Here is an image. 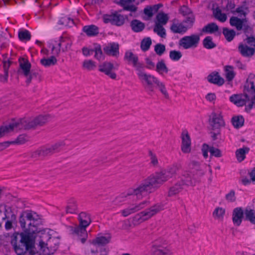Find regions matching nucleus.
Listing matches in <instances>:
<instances>
[{
  "label": "nucleus",
  "instance_id": "1",
  "mask_svg": "<svg viewBox=\"0 0 255 255\" xmlns=\"http://www.w3.org/2000/svg\"><path fill=\"white\" fill-rule=\"evenodd\" d=\"M19 223L24 232H15L11 236V244L17 255H34L36 254L35 237L37 226L41 224L40 216L31 210L20 214Z\"/></svg>",
  "mask_w": 255,
  "mask_h": 255
},
{
  "label": "nucleus",
  "instance_id": "2",
  "mask_svg": "<svg viewBox=\"0 0 255 255\" xmlns=\"http://www.w3.org/2000/svg\"><path fill=\"white\" fill-rule=\"evenodd\" d=\"M49 118L48 115H39L33 120L20 119L8 126H2L0 128V138L14 130H29L37 126H42L48 122Z\"/></svg>",
  "mask_w": 255,
  "mask_h": 255
},
{
  "label": "nucleus",
  "instance_id": "3",
  "mask_svg": "<svg viewBox=\"0 0 255 255\" xmlns=\"http://www.w3.org/2000/svg\"><path fill=\"white\" fill-rule=\"evenodd\" d=\"M255 75L251 74L244 86V95L245 99L242 98L241 95H233L230 97L231 102L239 107H242L246 105L247 101H251V103L248 107L251 110L254 106L255 107Z\"/></svg>",
  "mask_w": 255,
  "mask_h": 255
},
{
  "label": "nucleus",
  "instance_id": "4",
  "mask_svg": "<svg viewBox=\"0 0 255 255\" xmlns=\"http://www.w3.org/2000/svg\"><path fill=\"white\" fill-rule=\"evenodd\" d=\"M176 170L177 168L175 166L169 167L166 170L150 175L142 181L150 193L155 188L159 187L164 182L175 175Z\"/></svg>",
  "mask_w": 255,
  "mask_h": 255
},
{
  "label": "nucleus",
  "instance_id": "5",
  "mask_svg": "<svg viewBox=\"0 0 255 255\" xmlns=\"http://www.w3.org/2000/svg\"><path fill=\"white\" fill-rule=\"evenodd\" d=\"M80 224L76 227L69 226V231L71 234L78 237V239L84 243L87 240L88 234L86 228L88 227L91 220L90 216L85 212H81L79 215Z\"/></svg>",
  "mask_w": 255,
  "mask_h": 255
},
{
  "label": "nucleus",
  "instance_id": "6",
  "mask_svg": "<svg viewBox=\"0 0 255 255\" xmlns=\"http://www.w3.org/2000/svg\"><path fill=\"white\" fill-rule=\"evenodd\" d=\"M149 192L143 181L134 189L129 190L127 193H123L117 196L113 201L115 205H120L127 200L128 196L135 195L138 199H141L143 196L147 195Z\"/></svg>",
  "mask_w": 255,
  "mask_h": 255
},
{
  "label": "nucleus",
  "instance_id": "7",
  "mask_svg": "<svg viewBox=\"0 0 255 255\" xmlns=\"http://www.w3.org/2000/svg\"><path fill=\"white\" fill-rule=\"evenodd\" d=\"M209 123L211 127V137L213 140H216L221 135V128L225 126L221 113L212 112L209 116Z\"/></svg>",
  "mask_w": 255,
  "mask_h": 255
},
{
  "label": "nucleus",
  "instance_id": "8",
  "mask_svg": "<svg viewBox=\"0 0 255 255\" xmlns=\"http://www.w3.org/2000/svg\"><path fill=\"white\" fill-rule=\"evenodd\" d=\"M66 145V140H59L55 143L42 147L31 153V157L37 158L39 157H45L59 152Z\"/></svg>",
  "mask_w": 255,
  "mask_h": 255
},
{
  "label": "nucleus",
  "instance_id": "9",
  "mask_svg": "<svg viewBox=\"0 0 255 255\" xmlns=\"http://www.w3.org/2000/svg\"><path fill=\"white\" fill-rule=\"evenodd\" d=\"M244 213L245 215V219L255 225V210L247 208L244 212L241 207H237L233 211V222L236 226H239L244 217Z\"/></svg>",
  "mask_w": 255,
  "mask_h": 255
},
{
  "label": "nucleus",
  "instance_id": "10",
  "mask_svg": "<svg viewBox=\"0 0 255 255\" xmlns=\"http://www.w3.org/2000/svg\"><path fill=\"white\" fill-rule=\"evenodd\" d=\"M102 18L105 23H110L113 25L121 26L124 24L128 16L122 15L119 12L115 11L111 14H104Z\"/></svg>",
  "mask_w": 255,
  "mask_h": 255
},
{
  "label": "nucleus",
  "instance_id": "11",
  "mask_svg": "<svg viewBox=\"0 0 255 255\" xmlns=\"http://www.w3.org/2000/svg\"><path fill=\"white\" fill-rule=\"evenodd\" d=\"M34 234H36L37 237H39L40 240L39 241V246L41 250L45 251V248H52V244L54 243L55 239L52 238L50 235L47 230H39L37 228V231Z\"/></svg>",
  "mask_w": 255,
  "mask_h": 255
},
{
  "label": "nucleus",
  "instance_id": "12",
  "mask_svg": "<svg viewBox=\"0 0 255 255\" xmlns=\"http://www.w3.org/2000/svg\"><path fill=\"white\" fill-rule=\"evenodd\" d=\"M163 209V207L162 204H157L136 214L134 218L139 222H143L149 219Z\"/></svg>",
  "mask_w": 255,
  "mask_h": 255
},
{
  "label": "nucleus",
  "instance_id": "13",
  "mask_svg": "<svg viewBox=\"0 0 255 255\" xmlns=\"http://www.w3.org/2000/svg\"><path fill=\"white\" fill-rule=\"evenodd\" d=\"M145 66L144 65L136 71V74L139 80L142 83H145L147 88H148L149 91L152 92L153 88L152 85L153 83H155L158 79L152 75L147 74L145 72Z\"/></svg>",
  "mask_w": 255,
  "mask_h": 255
},
{
  "label": "nucleus",
  "instance_id": "14",
  "mask_svg": "<svg viewBox=\"0 0 255 255\" xmlns=\"http://www.w3.org/2000/svg\"><path fill=\"white\" fill-rule=\"evenodd\" d=\"M200 37L197 34L185 36L179 41V44L184 49H187L192 47H196L199 42Z\"/></svg>",
  "mask_w": 255,
  "mask_h": 255
},
{
  "label": "nucleus",
  "instance_id": "15",
  "mask_svg": "<svg viewBox=\"0 0 255 255\" xmlns=\"http://www.w3.org/2000/svg\"><path fill=\"white\" fill-rule=\"evenodd\" d=\"M124 59L129 64H131L136 71L145 65L144 63L139 61L138 57L136 55L130 51L126 52Z\"/></svg>",
  "mask_w": 255,
  "mask_h": 255
},
{
  "label": "nucleus",
  "instance_id": "16",
  "mask_svg": "<svg viewBox=\"0 0 255 255\" xmlns=\"http://www.w3.org/2000/svg\"><path fill=\"white\" fill-rule=\"evenodd\" d=\"M116 69L114 64L110 62H104L99 65V71L104 73L112 79H116L117 74L113 70Z\"/></svg>",
  "mask_w": 255,
  "mask_h": 255
},
{
  "label": "nucleus",
  "instance_id": "17",
  "mask_svg": "<svg viewBox=\"0 0 255 255\" xmlns=\"http://www.w3.org/2000/svg\"><path fill=\"white\" fill-rule=\"evenodd\" d=\"M148 204V201H144L137 204H132L128 208L123 210L121 211V213L124 217H127L128 215L143 209Z\"/></svg>",
  "mask_w": 255,
  "mask_h": 255
},
{
  "label": "nucleus",
  "instance_id": "18",
  "mask_svg": "<svg viewBox=\"0 0 255 255\" xmlns=\"http://www.w3.org/2000/svg\"><path fill=\"white\" fill-rule=\"evenodd\" d=\"M103 50L108 55L117 57L119 55V45L115 42L108 43L104 47Z\"/></svg>",
  "mask_w": 255,
  "mask_h": 255
},
{
  "label": "nucleus",
  "instance_id": "19",
  "mask_svg": "<svg viewBox=\"0 0 255 255\" xmlns=\"http://www.w3.org/2000/svg\"><path fill=\"white\" fill-rule=\"evenodd\" d=\"M182 145L181 150L184 153H189L191 151V139L187 131H183L182 133Z\"/></svg>",
  "mask_w": 255,
  "mask_h": 255
},
{
  "label": "nucleus",
  "instance_id": "20",
  "mask_svg": "<svg viewBox=\"0 0 255 255\" xmlns=\"http://www.w3.org/2000/svg\"><path fill=\"white\" fill-rule=\"evenodd\" d=\"M208 81L211 83L222 86L224 84L225 81L219 74V73L216 71L212 72L207 77Z\"/></svg>",
  "mask_w": 255,
  "mask_h": 255
},
{
  "label": "nucleus",
  "instance_id": "21",
  "mask_svg": "<svg viewBox=\"0 0 255 255\" xmlns=\"http://www.w3.org/2000/svg\"><path fill=\"white\" fill-rule=\"evenodd\" d=\"M66 43V45L64 48H62V51L63 52L69 50L71 46V43L69 41L68 39L63 38V37H60L59 39V43H58L59 48L56 49L54 46H53L52 47V52L53 54H56L57 55H59L60 52V47L63 43Z\"/></svg>",
  "mask_w": 255,
  "mask_h": 255
},
{
  "label": "nucleus",
  "instance_id": "22",
  "mask_svg": "<svg viewBox=\"0 0 255 255\" xmlns=\"http://www.w3.org/2000/svg\"><path fill=\"white\" fill-rule=\"evenodd\" d=\"M19 69L18 71L19 73H21L24 76H28L31 68V64L24 58L19 59Z\"/></svg>",
  "mask_w": 255,
  "mask_h": 255
},
{
  "label": "nucleus",
  "instance_id": "23",
  "mask_svg": "<svg viewBox=\"0 0 255 255\" xmlns=\"http://www.w3.org/2000/svg\"><path fill=\"white\" fill-rule=\"evenodd\" d=\"M197 181L196 177H192V174L188 172H185L183 174L181 181H179L183 185L193 186Z\"/></svg>",
  "mask_w": 255,
  "mask_h": 255
},
{
  "label": "nucleus",
  "instance_id": "24",
  "mask_svg": "<svg viewBox=\"0 0 255 255\" xmlns=\"http://www.w3.org/2000/svg\"><path fill=\"white\" fill-rule=\"evenodd\" d=\"M238 49L241 55L245 57H251L255 53L254 48L250 47L242 43L239 44Z\"/></svg>",
  "mask_w": 255,
  "mask_h": 255
},
{
  "label": "nucleus",
  "instance_id": "25",
  "mask_svg": "<svg viewBox=\"0 0 255 255\" xmlns=\"http://www.w3.org/2000/svg\"><path fill=\"white\" fill-rule=\"evenodd\" d=\"M176 20H173V22L170 26L171 31L174 33H183L187 30V27L185 26L183 23H175Z\"/></svg>",
  "mask_w": 255,
  "mask_h": 255
},
{
  "label": "nucleus",
  "instance_id": "26",
  "mask_svg": "<svg viewBox=\"0 0 255 255\" xmlns=\"http://www.w3.org/2000/svg\"><path fill=\"white\" fill-rule=\"evenodd\" d=\"M152 255H172L171 251L156 245H152Z\"/></svg>",
  "mask_w": 255,
  "mask_h": 255
},
{
  "label": "nucleus",
  "instance_id": "27",
  "mask_svg": "<svg viewBox=\"0 0 255 255\" xmlns=\"http://www.w3.org/2000/svg\"><path fill=\"white\" fill-rule=\"evenodd\" d=\"M135 1V0H119L117 3L123 7L124 9L134 12L136 10V7L132 3Z\"/></svg>",
  "mask_w": 255,
  "mask_h": 255
},
{
  "label": "nucleus",
  "instance_id": "28",
  "mask_svg": "<svg viewBox=\"0 0 255 255\" xmlns=\"http://www.w3.org/2000/svg\"><path fill=\"white\" fill-rule=\"evenodd\" d=\"M5 219H7V220L5 223L4 228L6 231H9L13 228V225L16 224V216L14 214L12 213L10 217H7L5 213V216L2 218V220H4Z\"/></svg>",
  "mask_w": 255,
  "mask_h": 255
},
{
  "label": "nucleus",
  "instance_id": "29",
  "mask_svg": "<svg viewBox=\"0 0 255 255\" xmlns=\"http://www.w3.org/2000/svg\"><path fill=\"white\" fill-rule=\"evenodd\" d=\"M111 237L110 235L108 236H99L92 241V244L95 246H103L108 244L111 240Z\"/></svg>",
  "mask_w": 255,
  "mask_h": 255
},
{
  "label": "nucleus",
  "instance_id": "30",
  "mask_svg": "<svg viewBox=\"0 0 255 255\" xmlns=\"http://www.w3.org/2000/svg\"><path fill=\"white\" fill-rule=\"evenodd\" d=\"M130 26L132 30L134 32H141L145 28L144 23L137 19L131 20Z\"/></svg>",
  "mask_w": 255,
  "mask_h": 255
},
{
  "label": "nucleus",
  "instance_id": "31",
  "mask_svg": "<svg viewBox=\"0 0 255 255\" xmlns=\"http://www.w3.org/2000/svg\"><path fill=\"white\" fill-rule=\"evenodd\" d=\"M83 31L89 36H94L99 33V28L95 25H86L83 27Z\"/></svg>",
  "mask_w": 255,
  "mask_h": 255
},
{
  "label": "nucleus",
  "instance_id": "32",
  "mask_svg": "<svg viewBox=\"0 0 255 255\" xmlns=\"http://www.w3.org/2000/svg\"><path fill=\"white\" fill-rule=\"evenodd\" d=\"M250 151V148L247 146L238 149L236 151V156L239 162H242L246 158V154Z\"/></svg>",
  "mask_w": 255,
  "mask_h": 255
},
{
  "label": "nucleus",
  "instance_id": "33",
  "mask_svg": "<svg viewBox=\"0 0 255 255\" xmlns=\"http://www.w3.org/2000/svg\"><path fill=\"white\" fill-rule=\"evenodd\" d=\"M243 21V19H241L235 16H232L230 19V24L233 26H235L238 30H242Z\"/></svg>",
  "mask_w": 255,
  "mask_h": 255
},
{
  "label": "nucleus",
  "instance_id": "34",
  "mask_svg": "<svg viewBox=\"0 0 255 255\" xmlns=\"http://www.w3.org/2000/svg\"><path fill=\"white\" fill-rule=\"evenodd\" d=\"M57 59L54 56L49 58H43L40 60V63L45 67H50L55 65L57 63Z\"/></svg>",
  "mask_w": 255,
  "mask_h": 255
},
{
  "label": "nucleus",
  "instance_id": "35",
  "mask_svg": "<svg viewBox=\"0 0 255 255\" xmlns=\"http://www.w3.org/2000/svg\"><path fill=\"white\" fill-rule=\"evenodd\" d=\"M93 50L95 52L94 57L98 60H101L104 59V55L102 50L101 46L98 43L94 44Z\"/></svg>",
  "mask_w": 255,
  "mask_h": 255
},
{
  "label": "nucleus",
  "instance_id": "36",
  "mask_svg": "<svg viewBox=\"0 0 255 255\" xmlns=\"http://www.w3.org/2000/svg\"><path fill=\"white\" fill-rule=\"evenodd\" d=\"M182 186L183 185L180 182L176 183L174 186L170 188L168 192V196H173L179 193L183 188Z\"/></svg>",
  "mask_w": 255,
  "mask_h": 255
},
{
  "label": "nucleus",
  "instance_id": "37",
  "mask_svg": "<svg viewBox=\"0 0 255 255\" xmlns=\"http://www.w3.org/2000/svg\"><path fill=\"white\" fill-rule=\"evenodd\" d=\"M58 23L66 26L71 27L75 25V22L73 19L69 16L62 17L59 20Z\"/></svg>",
  "mask_w": 255,
  "mask_h": 255
},
{
  "label": "nucleus",
  "instance_id": "38",
  "mask_svg": "<svg viewBox=\"0 0 255 255\" xmlns=\"http://www.w3.org/2000/svg\"><path fill=\"white\" fill-rule=\"evenodd\" d=\"M232 123L236 128H239L244 125V119L242 116H235L232 119Z\"/></svg>",
  "mask_w": 255,
  "mask_h": 255
},
{
  "label": "nucleus",
  "instance_id": "39",
  "mask_svg": "<svg viewBox=\"0 0 255 255\" xmlns=\"http://www.w3.org/2000/svg\"><path fill=\"white\" fill-rule=\"evenodd\" d=\"M218 29V26L215 23L212 22L205 26L202 29V32L213 33L217 31Z\"/></svg>",
  "mask_w": 255,
  "mask_h": 255
},
{
  "label": "nucleus",
  "instance_id": "40",
  "mask_svg": "<svg viewBox=\"0 0 255 255\" xmlns=\"http://www.w3.org/2000/svg\"><path fill=\"white\" fill-rule=\"evenodd\" d=\"M213 10L214 16L216 18L222 22H225L227 20V17L226 14L225 13H222L221 10L219 7H217Z\"/></svg>",
  "mask_w": 255,
  "mask_h": 255
},
{
  "label": "nucleus",
  "instance_id": "41",
  "mask_svg": "<svg viewBox=\"0 0 255 255\" xmlns=\"http://www.w3.org/2000/svg\"><path fill=\"white\" fill-rule=\"evenodd\" d=\"M156 71L160 74H161L163 72H165V73H168V69L163 59H161L157 63Z\"/></svg>",
  "mask_w": 255,
  "mask_h": 255
},
{
  "label": "nucleus",
  "instance_id": "42",
  "mask_svg": "<svg viewBox=\"0 0 255 255\" xmlns=\"http://www.w3.org/2000/svg\"><path fill=\"white\" fill-rule=\"evenodd\" d=\"M153 31L162 38L166 37L165 29L160 23H155Z\"/></svg>",
  "mask_w": 255,
  "mask_h": 255
},
{
  "label": "nucleus",
  "instance_id": "43",
  "mask_svg": "<svg viewBox=\"0 0 255 255\" xmlns=\"http://www.w3.org/2000/svg\"><path fill=\"white\" fill-rule=\"evenodd\" d=\"M223 33L227 40L228 41H232L236 35V32L234 30H230L226 27L223 28Z\"/></svg>",
  "mask_w": 255,
  "mask_h": 255
},
{
  "label": "nucleus",
  "instance_id": "44",
  "mask_svg": "<svg viewBox=\"0 0 255 255\" xmlns=\"http://www.w3.org/2000/svg\"><path fill=\"white\" fill-rule=\"evenodd\" d=\"M203 46L208 49H210L215 48L216 46L215 43L212 41V38L211 36L206 37L203 40Z\"/></svg>",
  "mask_w": 255,
  "mask_h": 255
},
{
  "label": "nucleus",
  "instance_id": "45",
  "mask_svg": "<svg viewBox=\"0 0 255 255\" xmlns=\"http://www.w3.org/2000/svg\"><path fill=\"white\" fill-rule=\"evenodd\" d=\"M157 22L155 23H160L161 25H165L169 19L167 14L163 12H159L156 15Z\"/></svg>",
  "mask_w": 255,
  "mask_h": 255
},
{
  "label": "nucleus",
  "instance_id": "46",
  "mask_svg": "<svg viewBox=\"0 0 255 255\" xmlns=\"http://www.w3.org/2000/svg\"><path fill=\"white\" fill-rule=\"evenodd\" d=\"M31 36L30 33L27 30H22L18 32V38L21 41H29Z\"/></svg>",
  "mask_w": 255,
  "mask_h": 255
},
{
  "label": "nucleus",
  "instance_id": "47",
  "mask_svg": "<svg viewBox=\"0 0 255 255\" xmlns=\"http://www.w3.org/2000/svg\"><path fill=\"white\" fill-rule=\"evenodd\" d=\"M152 41L150 37L144 38L142 39L140 44V48L143 51L148 50L150 45H151Z\"/></svg>",
  "mask_w": 255,
  "mask_h": 255
},
{
  "label": "nucleus",
  "instance_id": "48",
  "mask_svg": "<svg viewBox=\"0 0 255 255\" xmlns=\"http://www.w3.org/2000/svg\"><path fill=\"white\" fill-rule=\"evenodd\" d=\"M225 214V209L221 207L216 208L213 213V216L215 218L223 219Z\"/></svg>",
  "mask_w": 255,
  "mask_h": 255
},
{
  "label": "nucleus",
  "instance_id": "49",
  "mask_svg": "<svg viewBox=\"0 0 255 255\" xmlns=\"http://www.w3.org/2000/svg\"><path fill=\"white\" fill-rule=\"evenodd\" d=\"M78 210L77 206L75 201H73L72 202H69L68 205L67 206L66 208V211L67 213L75 214L77 213Z\"/></svg>",
  "mask_w": 255,
  "mask_h": 255
},
{
  "label": "nucleus",
  "instance_id": "50",
  "mask_svg": "<svg viewBox=\"0 0 255 255\" xmlns=\"http://www.w3.org/2000/svg\"><path fill=\"white\" fill-rule=\"evenodd\" d=\"M195 21V16L193 14L187 15L182 23L185 24V26L187 27V29L191 28Z\"/></svg>",
  "mask_w": 255,
  "mask_h": 255
},
{
  "label": "nucleus",
  "instance_id": "51",
  "mask_svg": "<svg viewBox=\"0 0 255 255\" xmlns=\"http://www.w3.org/2000/svg\"><path fill=\"white\" fill-rule=\"evenodd\" d=\"M83 68L89 70H93L96 68L95 62L92 60H86L82 64Z\"/></svg>",
  "mask_w": 255,
  "mask_h": 255
},
{
  "label": "nucleus",
  "instance_id": "52",
  "mask_svg": "<svg viewBox=\"0 0 255 255\" xmlns=\"http://www.w3.org/2000/svg\"><path fill=\"white\" fill-rule=\"evenodd\" d=\"M235 74L233 71V67L227 66L226 67V78L229 81H232L235 77Z\"/></svg>",
  "mask_w": 255,
  "mask_h": 255
},
{
  "label": "nucleus",
  "instance_id": "53",
  "mask_svg": "<svg viewBox=\"0 0 255 255\" xmlns=\"http://www.w3.org/2000/svg\"><path fill=\"white\" fill-rule=\"evenodd\" d=\"M157 86L158 87L159 90L161 92V93L164 95L165 98L168 99L169 98V95L166 90L164 84L159 81L158 79L155 83Z\"/></svg>",
  "mask_w": 255,
  "mask_h": 255
},
{
  "label": "nucleus",
  "instance_id": "54",
  "mask_svg": "<svg viewBox=\"0 0 255 255\" xmlns=\"http://www.w3.org/2000/svg\"><path fill=\"white\" fill-rule=\"evenodd\" d=\"M27 141H28L27 135L25 134H21L19 135L15 140L10 142L11 144H22Z\"/></svg>",
  "mask_w": 255,
  "mask_h": 255
},
{
  "label": "nucleus",
  "instance_id": "55",
  "mask_svg": "<svg viewBox=\"0 0 255 255\" xmlns=\"http://www.w3.org/2000/svg\"><path fill=\"white\" fill-rule=\"evenodd\" d=\"M182 57V53L179 51L171 50L169 53V57L173 61H178Z\"/></svg>",
  "mask_w": 255,
  "mask_h": 255
},
{
  "label": "nucleus",
  "instance_id": "56",
  "mask_svg": "<svg viewBox=\"0 0 255 255\" xmlns=\"http://www.w3.org/2000/svg\"><path fill=\"white\" fill-rule=\"evenodd\" d=\"M165 46L161 43H158L154 46V51L159 56L162 55L165 51Z\"/></svg>",
  "mask_w": 255,
  "mask_h": 255
},
{
  "label": "nucleus",
  "instance_id": "57",
  "mask_svg": "<svg viewBox=\"0 0 255 255\" xmlns=\"http://www.w3.org/2000/svg\"><path fill=\"white\" fill-rule=\"evenodd\" d=\"M209 152L211 156H215L216 157H221L222 156V152L219 148L210 146L209 148Z\"/></svg>",
  "mask_w": 255,
  "mask_h": 255
},
{
  "label": "nucleus",
  "instance_id": "58",
  "mask_svg": "<svg viewBox=\"0 0 255 255\" xmlns=\"http://www.w3.org/2000/svg\"><path fill=\"white\" fill-rule=\"evenodd\" d=\"M225 198L228 202H235L236 200L235 191L233 190H231L229 193L226 195Z\"/></svg>",
  "mask_w": 255,
  "mask_h": 255
},
{
  "label": "nucleus",
  "instance_id": "59",
  "mask_svg": "<svg viewBox=\"0 0 255 255\" xmlns=\"http://www.w3.org/2000/svg\"><path fill=\"white\" fill-rule=\"evenodd\" d=\"M224 2H227L226 6L223 8L224 10L229 11L230 10L234 9L235 7V4L230 0H223L222 3Z\"/></svg>",
  "mask_w": 255,
  "mask_h": 255
},
{
  "label": "nucleus",
  "instance_id": "60",
  "mask_svg": "<svg viewBox=\"0 0 255 255\" xmlns=\"http://www.w3.org/2000/svg\"><path fill=\"white\" fill-rule=\"evenodd\" d=\"M180 13L184 16L190 15V14H193L192 10L186 5H183L180 8Z\"/></svg>",
  "mask_w": 255,
  "mask_h": 255
},
{
  "label": "nucleus",
  "instance_id": "61",
  "mask_svg": "<svg viewBox=\"0 0 255 255\" xmlns=\"http://www.w3.org/2000/svg\"><path fill=\"white\" fill-rule=\"evenodd\" d=\"M189 166L190 168L195 169V170H198V168H200V167L199 162L195 160L191 161L189 164Z\"/></svg>",
  "mask_w": 255,
  "mask_h": 255
},
{
  "label": "nucleus",
  "instance_id": "62",
  "mask_svg": "<svg viewBox=\"0 0 255 255\" xmlns=\"http://www.w3.org/2000/svg\"><path fill=\"white\" fill-rule=\"evenodd\" d=\"M210 147L206 143L203 144L202 148V151L203 156L206 158H207L208 154V152L209 151Z\"/></svg>",
  "mask_w": 255,
  "mask_h": 255
},
{
  "label": "nucleus",
  "instance_id": "63",
  "mask_svg": "<svg viewBox=\"0 0 255 255\" xmlns=\"http://www.w3.org/2000/svg\"><path fill=\"white\" fill-rule=\"evenodd\" d=\"M145 61L146 64V66H145V67L149 69H152L154 68L155 64L149 59V58H146L145 59Z\"/></svg>",
  "mask_w": 255,
  "mask_h": 255
},
{
  "label": "nucleus",
  "instance_id": "64",
  "mask_svg": "<svg viewBox=\"0 0 255 255\" xmlns=\"http://www.w3.org/2000/svg\"><path fill=\"white\" fill-rule=\"evenodd\" d=\"M93 48V49H89L87 47H83L82 48V52L84 56H88L92 55L94 52Z\"/></svg>",
  "mask_w": 255,
  "mask_h": 255
}]
</instances>
